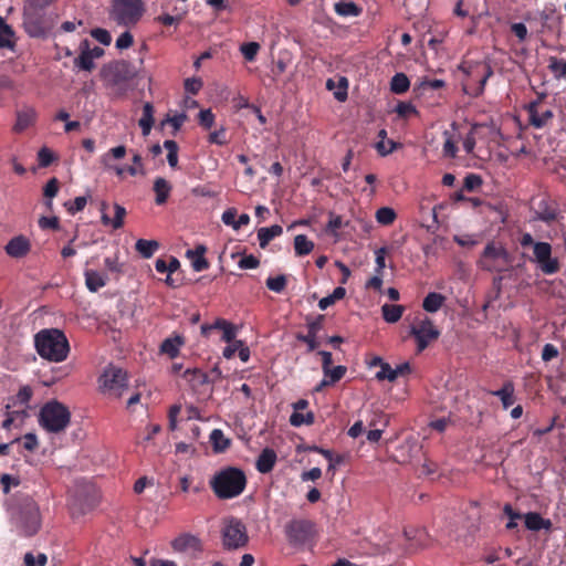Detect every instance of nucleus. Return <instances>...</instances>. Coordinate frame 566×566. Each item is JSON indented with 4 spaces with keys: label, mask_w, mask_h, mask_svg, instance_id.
Returning a JSON list of instances; mask_svg holds the SVG:
<instances>
[{
    "label": "nucleus",
    "mask_w": 566,
    "mask_h": 566,
    "mask_svg": "<svg viewBox=\"0 0 566 566\" xmlns=\"http://www.w3.org/2000/svg\"><path fill=\"white\" fill-rule=\"evenodd\" d=\"M138 70L128 61L122 60L108 65L106 77L115 85L127 83L135 78Z\"/></svg>",
    "instance_id": "14"
},
{
    "label": "nucleus",
    "mask_w": 566,
    "mask_h": 566,
    "mask_svg": "<svg viewBox=\"0 0 566 566\" xmlns=\"http://www.w3.org/2000/svg\"><path fill=\"white\" fill-rule=\"evenodd\" d=\"M209 484L218 499H234L243 493L247 486V476L243 470L235 467H227L218 471Z\"/></svg>",
    "instance_id": "2"
},
{
    "label": "nucleus",
    "mask_w": 566,
    "mask_h": 566,
    "mask_svg": "<svg viewBox=\"0 0 566 566\" xmlns=\"http://www.w3.org/2000/svg\"><path fill=\"white\" fill-rule=\"evenodd\" d=\"M34 347L39 356L48 361L62 363L70 354V343L59 328H44L34 335Z\"/></svg>",
    "instance_id": "1"
},
{
    "label": "nucleus",
    "mask_w": 566,
    "mask_h": 566,
    "mask_svg": "<svg viewBox=\"0 0 566 566\" xmlns=\"http://www.w3.org/2000/svg\"><path fill=\"white\" fill-rule=\"evenodd\" d=\"M525 527L530 531H549L553 526L551 520L544 518L539 513L528 512L524 515Z\"/></svg>",
    "instance_id": "21"
},
{
    "label": "nucleus",
    "mask_w": 566,
    "mask_h": 566,
    "mask_svg": "<svg viewBox=\"0 0 566 566\" xmlns=\"http://www.w3.org/2000/svg\"><path fill=\"white\" fill-rule=\"evenodd\" d=\"M71 422V412L62 402L53 399L45 402L39 412V424L48 432H63Z\"/></svg>",
    "instance_id": "5"
},
{
    "label": "nucleus",
    "mask_w": 566,
    "mask_h": 566,
    "mask_svg": "<svg viewBox=\"0 0 566 566\" xmlns=\"http://www.w3.org/2000/svg\"><path fill=\"white\" fill-rule=\"evenodd\" d=\"M410 87V81L405 73H396L390 81V91L395 94H403Z\"/></svg>",
    "instance_id": "37"
},
{
    "label": "nucleus",
    "mask_w": 566,
    "mask_h": 566,
    "mask_svg": "<svg viewBox=\"0 0 566 566\" xmlns=\"http://www.w3.org/2000/svg\"><path fill=\"white\" fill-rule=\"evenodd\" d=\"M376 378L380 381L385 379L389 381H395L396 375L394 373V368H391V366L388 363L382 364L380 370L376 374Z\"/></svg>",
    "instance_id": "56"
},
{
    "label": "nucleus",
    "mask_w": 566,
    "mask_h": 566,
    "mask_svg": "<svg viewBox=\"0 0 566 566\" xmlns=\"http://www.w3.org/2000/svg\"><path fill=\"white\" fill-rule=\"evenodd\" d=\"M387 253H388V249L386 247L379 248L375 251V255H376L375 273H378V274L384 273V269L386 268Z\"/></svg>",
    "instance_id": "51"
},
{
    "label": "nucleus",
    "mask_w": 566,
    "mask_h": 566,
    "mask_svg": "<svg viewBox=\"0 0 566 566\" xmlns=\"http://www.w3.org/2000/svg\"><path fill=\"white\" fill-rule=\"evenodd\" d=\"M210 441L212 443L213 451L217 453L224 452L231 443V440L228 439L220 429H213L211 431Z\"/></svg>",
    "instance_id": "31"
},
{
    "label": "nucleus",
    "mask_w": 566,
    "mask_h": 566,
    "mask_svg": "<svg viewBox=\"0 0 566 566\" xmlns=\"http://www.w3.org/2000/svg\"><path fill=\"white\" fill-rule=\"evenodd\" d=\"M221 538L223 547L228 551L245 547L249 543L245 524L233 516L224 518L222 522Z\"/></svg>",
    "instance_id": "8"
},
{
    "label": "nucleus",
    "mask_w": 566,
    "mask_h": 566,
    "mask_svg": "<svg viewBox=\"0 0 566 566\" xmlns=\"http://www.w3.org/2000/svg\"><path fill=\"white\" fill-rule=\"evenodd\" d=\"M277 457L273 449L265 448L262 450L256 459L255 468L260 473H269L273 470L276 463Z\"/></svg>",
    "instance_id": "20"
},
{
    "label": "nucleus",
    "mask_w": 566,
    "mask_h": 566,
    "mask_svg": "<svg viewBox=\"0 0 566 566\" xmlns=\"http://www.w3.org/2000/svg\"><path fill=\"white\" fill-rule=\"evenodd\" d=\"M238 265L242 270L256 269L260 265V261L256 256H254L253 254H250V255H244L243 258H241Z\"/></svg>",
    "instance_id": "60"
},
{
    "label": "nucleus",
    "mask_w": 566,
    "mask_h": 566,
    "mask_svg": "<svg viewBox=\"0 0 566 566\" xmlns=\"http://www.w3.org/2000/svg\"><path fill=\"white\" fill-rule=\"evenodd\" d=\"M395 112L401 118H409L412 115H417L416 107L409 102H399L395 108Z\"/></svg>",
    "instance_id": "49"
},
{
    "label": "nucleus",
    "mask_w": 566,
    "mask_h": 566,
    "mask_svg": "<svg viewBox=\"0 0 566 566\" xmlns=\"http://www.w3.org/2000/svg\"><path fill=\"white\" fill-rule=\"evenodd\" d=\"M316 534V524L307 518H293L285 525V536L294 546L312 544Z\"/></svg>",
    "instance_id": "9"
},
{
    "label": "nucleus",
    "mask_w": 566,
    "mask_h": 566,
    "mask_svg": "<svg viewBox=\"0 0 566 566\" xmlns=\"http://www.w3.org/2000/svg\"><path fill=\"white\" fill-rule=\"evenodd\" d=\"M35 119V112L33 109H25L18 112L17 114V122L13 126V130L15 133H22L28 127H30Z\"/></svg>",
    "instance_id": "29"
},
{
    "label": "nucleus",
    "mask_w": 566,
    "mask_h": 566,
    "mask_svg": "<svg viewBox=\"0 0 566 566\" xmlns=\"http://www.w3.org/2000/svg\"><path fill=\"white\" fill-rule=\"evenodd\" d=\"M59 191V180L56 178L50 179L44 189H43V196L45 198L52 199L57 195Z\"/></svg>",
    "instance_id": "63"
},
{
    "label": "nucleus",
    "mask_w": 566,
    "mask_h": 566,
    "mask_svg": "<svg viewBox=\"0 0 566 566\" xmlns=\"http://www.w3.org/2000/svg\"><path fill=\"white\" fill-rule=\"evenodd\" d=\"M260 50V45L256 42H249L241 45V52L245 60L253 61Z\"/></svg>",
    "instance_id": "52"
},
{
    "label": "nucleus",
    "mask_w": 566,
    "mask_h": 566,
    "mask_svg": "<svg viewBox=\"0 0 566 566\" xmlns=\"http://www.w3.org/2000/svg\"><path fill=\"white\" fill-rule=\"evenodd\" d=\"M13 36V29L0 17V49H12L14 46Z\"/></svg>",
    "instance_id": "34"
},
{
    "label": "nucleus",
    "mask_w": 566,
    "mask_h": 566,
    "mask_svg": "<svg viewBox=\"0 0 566 566\" xmlns=\"http://www.w3.org/2000/svg\"><path fill=\"white\" fill-rule=\"evenodd\" d=\"M459 70L465 75L462 82L463 92L470 96L479 97L483 94L493 69L485 61H463Z\"/></svg>",
    "instance_id": "4"
},
{
    "label": "nucleus",
    "mask_w": 566,
    "mask_h": 566,
    "mask_svg": "<svg viewBox=\"0 0 566 566\" xmlns=\"http://www.w3.org/2000/svg\"><path fill=\"white\" fill-rule=\"evenodd\" d=\"M22 448L27 451L33 452L38 446V438L34 433H27L22 439H20Z\"/></svg>",
    "instance_id": "59"
},
{
    "label": "nucleus",
    "mask_w": 566,
    "mask_h": 566,
    "mask_svg": "<svg viewBox=\"0 0 566 566\" xmlns=\"http://www.w3.org/2000/svg\"><path fill=\"white\" fill-rule=\"evenodd\" d=\"M314 249L313 241L308 240L305 234H297L294 238V250L297 256L310 254Z\"/></svg>",
    "instance_id": "38"
},
{
    "label": "nucleus",
    "mask_w": 566,
    "mask_h": 566,
    "mask_svg": "<svg viewBox=\"0 0 566 566\" xmlns=\"http://www.w3.org/2000/svg\"><path fill=\"white\" fill-rule=\"evenodd\" d=\"M42 524L38 503L31 496H23L19 502L17 526L19 532L27 536L35 535Z\"/></svg>",
    "instance_id": "6"
},
{
    "label": "nucleus",
    "mask_w": 566,
    "mask_h": 566,
    "mask_svg": "<svg viewBox=\"0 0 566 566\" xmlns=\"http://www.w3.org/2000/svg\"><path fill=\"white\" fill-rule=\"evenodd\" d=\"M446 297L437 292H430L423 300L422 307L426 312L436 313L443 305Z\"/></svg>",
    "instance_id": "33"
},
{
    "label": "nucleus",
    "mask_w": 566,
    "mask_h": 566,
    "mask_svg": "<svg viewBox=\"0 0 566 566\" xmlns=\"http://www.w3.org/2000/svg\"><path fill=\"white\" fill-rule=\"evenodd\" d=\"M503 513L509 517V522L506 523L507 530H514L517 527V520L522 517V514L514 511L512 505L506 503L503 507Z\"/></svg>",
    "instance_id": "48"
},
{
    "label": "nucleus",
    "mask_w": 566,
    "mask_h": 566,
    "mask_svg": "<svg viewBox=\"0 0 566 566\" xmlns=\"http://www.w3.org/2000/svg\"><path fill=\"white\" fill-rule=\"evenodd\" d=\"M444 136H447V138L443 144V155L446 157L454 158L458 151L455 142L451 138L448 132H444Z\"/></svg>",
    "instance_id": "54"
},
{
    "label": "nucleus",
    "mask_w": 566,
    "mask_h": 566,
    "mask_svg": "<svg viewBox=\"0 0 566 566\" xmlns=\"http://www.w3.org/2000/svg\"><path fill=\"white\" fill-rule=\"evenodd\" d=\"M106 203L102 205V222L104 226H112L113 229H119L124 224V218L126 216V209L118 205H114V218H109L108 214L105 212Z\"/></svg>",
    "instance_id": "22"
},
{
    "label": "nucleus",
    "mask_w": 566,
    "mask_h": 566,
    "mask_svg": "<svg viewBox=\"0 0 566 566\" xmlns=\"http://www.w3.org/2000/svg\"><path fill=\"white\" fill-rule=\"evenodd\" d=\"M6 253L13 259H22L31 251V241L23 234L13 237L4 245Z\"/></svg>",
    "instance_id": "15"
},
{
    "label": "nucleus",
    "mask_w": 566,
    "mask_h": 566,
    "mask_svg": "<svg viewBox=\"0 0 566 566\" xmlns=\"http://www.w3.org/2000/svg\"><path fill=\"white\" fill-rule=\"evenodd\" d=\"M87 46V41L84 42ZM74 65L84 71H92L94 69V55L87 48L74 60Z\"/></svg>",
    "instance_id": "39"
},
{
    "label": "nucleus",
    "mask_w": 566,
    "mask_h": 566,
    "mask_svg": "<svg viewBox=\"0 0 566 566\" xmlns=\"http://www.w3.org/2000/svg\"><path fill=\"white\" fill-rule=\"evenodd\" d=\"M266 287L275 293H281L285 290L286 287V284H287V281H286V277L285 275H277L275 277H268L266 282Z\"/></svg>",
    "instance_id": "47"
},
{
    "label": "nucleus",
    "mask_w": 566,
    "mask_h": 566,
    "mask_svg": "<svg viewBox=\"0 0 566 566\" xmlns=\"http://www.w3.org/2000/svg\"><path fill=\"white\" fill-rule=\"evenodd\" d=\"M491 395L497 397L501 400L502 407L505 410L513 406L516 401L515 387L511 380L505 381L500 389L491 391Z\"/></svg>",
    "instance_id": "19"
},
{
    "label": "nucleus",
    "mask_w": 566,
    "mask_h": 566,
    "mask_svg": "<svg viewBox=\"0 0 566 566\" xmlns=\"http://www.w3.org/2000/svg\"><path fill=\"white\" fill-rule=\"evenodd\" d=\"M126 153L127 149L124 145L113 147L101 157V163L105 168H111V159H122Z\"/></svg>",
    "instance_id": "40"
},
{
    "label": "nucleus",
    "mask_w": 566,
    "mask_h": 566,
    "mask_svg": "<svg viewBox=\"0 0 566 566\" xmlns=\"http://www.w3.org/2000/svg\"><path fill=\"white\" fill-rule=\"evenodd\" d=\"M202 87V81L197 77L187 78L185 81V90L187 93L196 95Z\"/></svg>",
    "instance_id": "64"
},
{
    "label": "nucleus",
    "mask_w": 566,
    "mask_h": 566,
    "mask_svg": "<svg viewBox=\"0 0 566 566\" xmlns=\"http://www.w3.org/2000/svg\"><path fill=\"white\" fill-rule=\"evenodd\" d=\"M509 264L510 254L503 247L496 245L494 242L485 245L480 259V265L483 270L503 272L507 269Z\"/></svg>",
    "instance_id": "10"
},
{
    "label": "nucleus",
    "mask_w": 566,
    "mask_h": 566,
    "mask_svg": "<svg viewBox=\"0 0 566 566\" xmlns=\"http://www.w3.org/2000/svg\"><path fill=\"white\" fill-rule=\"evenodd\" d=\"M48 563V557L44 553H39L34 556L32 553H27L24 555V564L25 566H45Z\"/></svg>",
    "instance_id": "50"
},
{
    "label": "nucleus",
    "mask_w": 566,
    "mask_h": 566,
    "mask_svg": "<svg viewBox=\"0 0 566 566\" xmlns=\"http://www.w3.org/2000/svg\"><path fill=\"white\" fill-rule=\"evenodd\" d=\"M406 307L403 305L384 304L381 306L382 318L389 323H397L403 315Z\"/></svg>",
    "instance_id": "27"
},
{
    "label": "nucleus",
    "mask_w": 566,
    "mask_h": 566,
    "mask_svg": "<svg viewBox=\"0 0 566 566\" xmlns=\"http://www.w3.org/2000/svg\"><path fill=\"white\" fill-rule=\"evenodd\" d=\"M92 36L104 45H108L112 42L111 33L105 29L97 28L93 30Z\"/></svg>",
    "instance_id": "61"
},
{
    "label": "nucleus",
    "mask_w": 566,
    "mask_h": 566,
    "mask_svg": "<svg viewBox=\"0 0 566 566\" xmlns=\"http://www.w3.org/2000/svg\"><path fill=\"white\" fill-rule=\"evenodd\" d=\"M184 378L190 384L193 390L199 389L201 386L207 385L209 381L208 375L198 368L185 370Z\"/></svg>",
    "instance_id": "26"
},
{
    "label": "nucleus",
    "mask_w": 566,
    "mask_h": 566,
    "mask_svg": "<svg viewBox=\"0 0 566 566\" xmlns=\"http://www.w3.org/2000/svg\"><path fill=\"white\" fill-rule=\"evenodd\" d=\"M134 43V38L129 31L122 33L116 40V48L119 50L128 49Z\"/></svg>",
    "instance_id": "62"
},
{
    "label": "nucleus",
    "mask_w": 566,
    "mask_h": 566,
    "mask_svg": "<svg viewBox=\"0 0 566 566\" xmlns=\"http://www.w3.org/2000/svg\"><path fill=\"white\" fill-rule=\"evenodd\" d=\"M38 160L41 167H49L54 160V155L49 148L43 147L38 153Z\"/></svg>",
    "instance_id": "57"
},
{
    "label": "nucleus",
    "mask_w": 566,
    "mask_h": 566,
    "mask_svg": "<svg viewBox=\"0 0 566 566\" xmlns=\"http://www.w3.org/2000/svg\"><path fill=\"white\" fill-rule=\"evenodd\" d=\"M282 232H283V229L279 224H274V226L266 227V228H260L258 230V240H259L260 247L262 249H264L270 243L271 240L281 235Z\"/></svg>",
    "instance_id": "28"
},
{
    "label": "nucleus",
    "mask_w": 566,
    "mask_h": 566,
    "mask_svg": "<svg viewBox=\"0 0 566 566\" xmlns=\"http://www.w3.org/2000/svg\"><path fill=\"white\" fill-rule=\"evenodd\" d=\"M397 214L390 207H381L376 211V220L382 226H390L395 222Z\"/></svg>",
    "instance_id": "43"
},
{
    "label": "nucleus",
    "mask_w": 566,
    "mask_h": 566,
    "mask_svg": "<svg viewBox=\"0 0 566 566\" xmlns=\"http://www.w3.org/2000/svg\"><path fill=\"white\" fill-rule=\"evenodd\" d=\"M84 276L87 290L93 293L104 287L107 282V277L105 274L94 270H85Z\"/></svg>",
    "instance_id": "25"
},
{
    "label": "nucleus",
    "mask_w": 566,
    "mask_h": 566,
    "mask_svg": "<svg viewBox=\"0 0 566 566\" xmlns=\"http://www.w3.org/2000/svg\"><path fill=\"white\" fill-rule=\"evenodd\" d=\"M548 70L557 80L566 77V61H564L563 59H558L556 56H549Z\"/></svg>",
    "instance_id": "41"
},
{
    "label": "nucleus",
    "mask_w": 566,
    "mask_h": 566,
    "mask_svg": "<svg viewBox=\"0 0 566 566\" xmlns=\"http://www.w3.org/2000/svg\"><path fill=\"white\" fill-rule=\"evenodd\" d=\"M347 367L343 365H338L335 367H329L323 370L325 377H327L329 384H336L346 374Z\"/></svg>",
    "instance_id": "44"
},
{
    "label": "nucleus",
    "mask_w": 566,
    "mask_h": 566,
    "mask_svg": "<svg viewBox=\"0 0 566 566\" xmlns=\"http://www.w3.org/2000/svg\"><path fill=\"white\" fill-rule=\"evenodd\" d=\"M229 322L223 318H217L213 324H205L201 326V334L206 337L210 335L212 329H224L229 326Z\"/></svg>",
    "instance_id": "53"
},
{
    "label": "nucleus",
    "mask_w": 566,
    "mask_h": 566,
    "mask_svg": "<svg viewBox=\"0 0 566 566\" xmlns=\"http://www.w3.org/2000/svg\"><path fill=\"white\" fill-rule=\"evenodd\" d=\"M207 249L205 245H197L195 250H188L186 255L191 260L192 269L196 272L205 271L209 268V262L205 258Z\"/></svg>",
    "instance_id": "24"
},
{
    "label": "nucleus",
    "mask_w": 566,
    "mask_h": 566,
    "mask_svg": "<svg viewBox=\"0 0 566 566\" xmlns=\"http://www.w3.org/2000/svg\"><path fill=\"white\" fill-rule=\"evenodd\" d=\"M525 111L528 115L530 125L537 129L545 127L554 117L551 109L539 113V111L536 109V103H528L525 106Z\"/></svg>",
    "instance_id": "17"
},
{
    "label": "nucleus",
    "mask_w": 566,
    "mask_h": 566,
    "mask_svg": "<svg viewBox=\"0 0 566 566\" xmlns=\"http://www.w3.org/2000/svg\"><path fill=\"white\" fill-rule=\"evenodd\" d=\"M163 147L167 150V161L171 168H176L178 166V144L172 139H167L164 142Z\"/></svg>",
    "instance_id": "42"
},
{
    "label": "nucleus",
    "mask_w": 566,
    "mask_h": 566,
    "mask_svg": "<svg viewBox=\"0 0 566 566\" xmlns=\"http://www.w3.org/2000/svg\"><path fill=\"white\" fill-rule=\"evenodd\" d=\"M127 373L122 368L109 367L101 376L102 388L114 398H120L128 388Z\"/></svg>",
    "instance_id": "12"
},
{
    "label": "nucleus",
    "mask_w": 566,
    "mask_h": 566,
    "mask_svg": "<svg viewBox=\"0 0 566 566\" xmlns=\"http://www.w3.org/2000/svg\"><path fill=\"white\" fill-rule=\"evenodd\" d=\"M139 127L142 128V133L144 136H147L154 125V106L151 103L147 102L143 107V116L138 122Z\"/></svg>",
    "instance_id": "30"
},
{
    "label": "nucleus",
    "mask_w": 566,
    "mask_h": 566,
    "mask_svg": "<svg viewBox=\"0 0 566 566\" xmlns=\"http://www.w3.org/2000/svg\"><path fill=\"white\" fill-rule=\"evenodd\" d=\"M324 316L319 315L316 319H313L307 323V334L298 333L296 335V339L305 343L307 345L308 352H314L318 347V342L316 339L318 332L322 329Z\"/></svg>",
    "instance_id": "16"
},
{
    "label": "nucleus",
    "mask_w": 566,
    "mask_h": 566,
    "mask_svg": "<svg viewBox=\"0 0 566 566\" xmlns=\"http://www.w3.org/2000/svg\"><path fill=\"white\" fill-rule=\"evenodd\" d=\"M410 334L415 336L417 340V352L421 353L424 350L430 342L436 340L440 336L439 329L433 325V322L426 317L417 326H412Z\"/></svg>",
    "instance_id": "13"
},
{
    "label": "nucleus",
    "mask_w": 566,
    "mask_h": 566,
    "mask_svg": "<svg viewBox=\"0 0 566 566\" xmlns=\"http://www.w3.org/2000/svg\"><path fill=\"white\" fill-rule=\"evenodd\" d=\"M154 192L156 195L155 202L157 206H163L167 202L170 192L172 190V186L163 177H157L154 181L153 186Z\"/></svg>",
    "instance_id": "23"
},
{
    "label": "nucleus",
    "mask_w": 566,
    "mask_h": 566,
    "mask_svg": "<svg viewBox=\"0 0 566 566\" xmlns=\"http://www.w3.org/2000/svg\"><path fill=\"white\" fill-rule=\"evenodd\" d=\"M182 344L184 340L180 336L166 338L160 345V352L167 354L170 358H175L178 356Z\"/></svg>",
    "instance_id": "35"
},
{
    "label": "nucleus",
    "mask_w": 566,
    "mask_h": 566,
    "mask_svg": "<svg viewBox=\"0 0 566 566\" xmlns=\"http://www.w3.org/2000/svg\"><path fill=\"white\" fill-rule=\"evenodd\" d=\"M482 185V178L476 174H469L464 178L463 187L468 191H473Z\"/></svg>",
    "instance_id": "58"
},
{
    "label": "nucleus",
    "mask_w": 566,
    "mask_h": 566,
    "mask_svg": "<svg viewBox=\"0 0 566 566\" xmlns=\"http://www.w3.org/2000/svg\"><path fill=\"white\" fill-rule=\"evenodd\" d=\"M159 243L155 240L139 239L136 241V251L145 259H149L158 250Z\"/></svg>",
    "instance_id": "36"
},
{
    "label": "nucleus",
    "mask_w": 566,
    "mask_h": 566,
    "mask_svg": "<svg viewBox=\"0 0 566 566\" xmlns=\"http://www.w3.org/2000/svg\"><path fill=\"white\" fill-rule=\"evenodd\" d=\"M198 118H199V124L206 129L211 128L214 123V114L211 112V109L200 111Z\"/></svg>",
    "instance_id": "55"
},
{
    "label": "nucleus",
    "mask_w": 566,
    "mask_h": 566,
    "mask_svg": "<svg viewBox=\"0 0 566 566\" xmlns=\"http://www.w3.org/2000/svg\"><path fill=\"white\" fill-rule=\"evenodd\" d=\"M23 28L31 38H43L50 28L44 10L24 6Z\"/></svg>",
    "instance_id": "11"
},
{
    "label": "nucleus",
    "mask_w": 566,
    "mask_h": 566,
    "mask_svg": "<svg viewBox=\"0 0 566 566\" xmlns=\"http://www.w3.org/2000/svg\"><path fill=\"white\" fill-rule=\"evenodd\" d=\"M143 12L142 0H113L109 18L118 25L133 27L140 20Z\"/></svg>",
    "instance_id": "7"
},
{
    "label": "nucleus",
    "mask_w": 566,
    "mask_h": 566,
    "mask_svg": "<svg viewBox=\"0 0 566 566\" xmlns=\"http://www.w3.org/2000/svg\"><path fill=\"white\" fill-rule=\"evenodd\" d=\"M314 420H315V417H314V413L313 412H307V413H301V412H293L290 417V422L292 426L294 427H300L302 424H313L314 423Z\"/></svg>",
    "instance_id": "46"
},
{
    "label": "nucleus",
    "mask_w": 566,
    "mask_h": 566,
    "mask_svg": "<svg viewBox=\"0 0 566 566\" xmlns=\"http://www.w3.org/2000/svg\"><path fill=\"white\" fill-rule=\"evenodd\" d=\"M175 11H177V8H175ZM185 14L186 10H182L181 12H176L175 14L163 13L158 15L155 20L163 23L164 25H178L184 19Z\"/></svg>",
    "instance_id": "45"
},
{
    "label": "nucleus",
    "mask_w": 566,
    "mask_h": 566,
    "mask_svg": "<svg viewBox=\"0 0 566 566\" xmlns=\"http://www.w3.org/2000/svg\"><path fill=\"white\" fill-rule=\"evenodd\" d=\"M518 242L523 249L531 248L532 255L528 260L536 264L544 275H554L560 271L562 264L557 256L553 255V247L545 241H535L528 232L522 233Z\"/></svg>",
    "instance_id": "3"
},
{
    "label": "nucleus",
    "mask_w": 566,
    "mask_h": 566,
    "mask_svg": "<svg viewBox=\"0 0 566 566\" xmlns=\"http://www.w3.org/2000/svg\"><path fill=\"white\" fill-rule=\"evenodd\" d=\"M335 12L342 17H358L361 9L350 0H340L335 3Z\"/></svg>",
    "instance_id": "32"
},
{
    "label": "nucleus",
    "mask_w": 566,
    "mask_h": 566,
    "mask_svg": "<svg viewBox=\"0 0 566 566\" xmlns=\"http://www.w3.org/2000/svg\"><path fill=\"white\" fill-rule=\"evenodd\" d=\"M174 551L179 553L201 551V544L198 537L191 534H181L171 542Z\"/></svg>",
    "instance_id": "18"
}]
</instances>
